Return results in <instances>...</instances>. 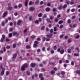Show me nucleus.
<instances>
[{
	"label": "nucleus",
	"instance_id": "nucleus-25",
	"mask_svg": "<svg viewBox=\"0 0 80 80\" xmlns=\"http://www.w3.org/2000/svg\"><path fill=\"white\" fill-rule=\"evenodd\" d=\"M76 73H78L79 75L80 74V70L76 71Z\"/></svg>",
	"mask_w": 80,
	"mask_h": 80
},
{
	"label": "nucleus",
	"instance_id": "nucleus-59",
	"mask_svg": "<svg viewBox=\"0 0 80 80\" xmlns=\"http://www.w3.org/2000/svg\"><path fill=\"white\" fill-rule=\"evenodd\" d=\"M77 26V24H74L72 26V28H75Z\"/></svg>",
	"mask_w": 80,
	"mask_h": 80
},
{
	"label": "nucleus",
	"instance_id": "nucleus-33",
	"mask_svg": "<svg viewBox=\"0 0 80 80\" xmlns=\"http://www.w3.org/2000/svg\"><path fill=\"white\" fill-rule=\"evenodd\" d=\"M75 18H76V16H74L72 17V20H74V19H75Z\"/></svg>",
	"mask_w": 80,
	"mask_h": 80
},
{
	"label": "nucleus",
	"instance_id": "nucleus-51",
	"mask_svg": "<svg viewBox=\"0 0 80 80\" xmlns=\"http://www.w3.org/2000/svg\"><path fill=\"white\" fill-rule=\"evenodd\" d=\"M12 30H13V29H12V28H9V32H12Z\"/></svg>",
	"mask_w": 80,
	"mask_h": 80
},
{
	"label": "nucleus",
	"instance_id": "nucleus-36",
	"mask_svg": "<svg viewBox=\"0 0 80 80\" xmlns=\"http://www.w3.org/2000/svg\"><path fill=\"white\" fill-rule=\"evenodd\" d=\"M10 48V46H6L7 49H9V48Z\"/></svg>",
	"mask_w": 80,
	"mask_h": 80
},
{
	"label": "nucleus",
	"instance_id": "nucleus-13",
	"mask_svg": "<svg viewBox=\"0 0 80 80\" xmlns=\"http://www.w3.org/2000/svg\"><path fill=\"white\" fill-rule=\"evenodd\" d=\"M12 9V7L11 6H9L7 8V10H11Z\"/></svg>",
	"mask_w": 80,
	"mask_h": 80
},
{
	"label": "nucleus",
	"instance_id": "nucleus-31",
	"mask_svg": "<svg viewBox=\"0 0 80 80\" xmlns=\"http://www.w3.org/2000/svg\"><path fill=\"white\" fill-rule=\"evenodd\" d=\"M68 23H71V20L70 19H68Z\"/></svg>",
	"mask_w": 80,
	"mask_h": 80
},
{
	"label": "nucleus",
	"instance_id": "nucleus-50",
	"mask_svg": "<svg viewBox=\"0 0 80 80\" xmlns=\"http://www.w3.org/2000/svg\"><path fill=\"white\" fill-rule=\"evenodd\" d=\"M3 39H5V35H2V38Z\"/></svg>",
	"mask_w": 80,
	"mask_h": 80
},
{
	"label": "nucleus",
	"instance_id": "nucleus-27",
	"mask_svg": "<svg viewBox=\"0 0 80 80\" xmlns=\"http://www.w3.org/2000/svg\"><path fill=\"white\" fill-rule=\"evenodd\" d=\"M66 3H67V4H70V1H69L66 0Z\"/></svg>",
	"mask_w": 80,
	"mask_h": 80
},
{
	"label": "nucleus",
	"instance_id": "nucleus-10",
	"mask_svg": "<svg viewBox=\"0 0 80 80\" xmlns=\"http://www.w3.org/2000/svg\"><path fill=\"white\" fill-rule=\"evenodd\" d=\"M13 35H17V36H18V33H17L16 32H14L12 33Z\"/></svg>",
	"mask_w": 80,
	"mask_h": 80
},
{
	"label": "nucleus",
	"instance_id": "nucleus-53",
	"mask_svg": "<svg viewBox=\"0 0 80 80\" xmlns=\"http://www.w3.org/2000/svg\"><path fill=\"white\" fill-rule=\"evenodd\" d=\"M9 74V72L8 71H7L6 73V75H8Z\"/></svg>",
	"mask_w": 80,
	"mask_h": 80
},
{
	"label": "nucleus",
	"instance_id": "nucleus-4",
	"mask_svg": "<svg viewBox=\"0 0 80 80\" xmlns=\"http://www.w3.org/2000/svg\"><path fill=\"white\" fill-rule=\"evenodd\" d=\"M6 15H7V12L6 11L4 12L3 15L2 16V17L3 18H5V17H6Z\"/></svg>",
	"mask_w": 80,
	"mask_h": 80
},
{
	"label": "nucleus",
	"instance_id": "nucleus-54",
	"mask_svg": "<svg viewBox=\"0 0 80 80\" xmlns=\"http://www.w3.org/2000/svg\"><path fill=\"white\" fill-rule=\"evenodd\" d=\"M26 42H28V38H26Z\"/></svg>",
	"mask_w": 80,
	"mask_h": 80
},
{
	"label": "nucleus",
	"instance_id": "nucleus-55",
	"mask_svg": "<svg viewBox=\"0 0 80 80\" xmlns=\"http://www.w3.org/2000/svg\"><path fill=\"white\" fill-rule=\"evenodd\" d=\"M14 15L15 16H17V15H18V13L16 12L14 13Z\"/></svg>",
	"mask_w": 80,
	"mask_h": 80
},
{
	"label": "nucleus",
	"instance_id": "nucleus-11",
	"mask_svg": "<svg viewBox=\"0 0 80 80\" xmlns=\"http://www.w3.org/2000/svg\"><path fill=\"white\" fill-rule=\"evenodd\" d=\"M53 35L52 34H50L49 35H46V36L48 38H51V37H52Z\"/></svg>",
	"mask_w": 80,
	"mask_h": 80
},
{
	"label": "nucleus",
	"instance_id": "nucleus-49",
	"mask_svg": "<svg viewBox=\"0 0 80 80\" xmlns=\"http://www.w3.org/2000/svg\"><path fill=\"white\" fill-rule=\"evenodd\" d=\"M52 11L53 12H56V11H57V9L55 8H54L52 9Z\"/></svg>",
	"mask_w": 80,
	"mask_h": 80
},
{
	"label": "nucleus",
	"instance_id": "nucleus-23",
	"mask_svg": "<svg viewBox=\"0 0 80 80\" xmlns=\"http://www.w3.org/2000/svg\"><path fill=\"white\" fill-rule=\"evenodd\" d=\"M62 5H60L58 7L59 10H61L62 9Z\"/></svg>",
	"mask_w": 80,
	"mask_h": 80
},
{
	"label": "nucleus",
	"instance_id": "nucleus-48",
	"mask_svg": "<svg viewBox=\"0 0 80 80\" xmlns=\"http://www.w3.org/2000/svg\"><path fill=\"white\" fill-rule=\"evenodd\" d=\"M12 36V34L11 33L9 34V37H11Z\"/></svg>",
	"mask_w": 80,
	"mask_h": 80
},
{
	"label": "nucleus",
	"instance_id": "nucleus-60",
	"mask_svg": "<svg viewBox=\"0 0 80 80\" xmlns=\"http://www.w3.org/2000/svg\"><path fill=\"white\" fill-rule=\"evenodd\" d=\"M48 6L50 7V2H48L47 4Z\"/></svg>",
	"mask_w": 80,
	"mask_h": 80
},
{
	"label": "nucleus",
	"instance_id": "nucleus-56",
	"mask_svg": "<svg viewBox=\"0 0 80 80\" xmlns=\"http://www.w3.org/2000/svg\"><path fill=\"white\" fill-rule=\"evenodd\" d=\"M3 40H4V39H3V38H1L0 40L1 42H3Z\"/></svg>",
	"mask_w": 80,
	"mask_h": 80
},
{
	"label": "nucleus",
	"instance_id": "nucleus-14",
	"mask_svg": "<svg viewBox=\"0 0 80 80\" xmlns=\"http://www.w3.org/2000/svg\"><path fill=\"white\" fill-rule=\"evenodd\" d=\"M55 71L53 70L51 71V74L52 75H53V74H55Z\"/></svg>",
	"mask_w": 80,
	"mask_h": 80
},
{
	"label": "nucleus",
	"instance_id": "nucleus-32",
	"mask_svg": "<svg viewBox=\"0 0 80 80\" xmlns=\"http://www.w3.org/2000/svg\"><path fill=\"white\" fill-rule=\"evenodd\" d=\"M65 72L64 71H62L61 72V74L62 75H65Z\"/></svg>",
	"mask_w": 80,
	"mask_h": 80
},
{
	"label": "nucleus",
	"instance_id": "nucleus-16",
	"mask_svg": "<svg viewBox=\"0 0 80 80\" xmlns=\"http://www.w3.org/2000/svg\"><path fill=\"white\" fill-rule=\"evenodd\" d=\"M70 4L71 5H73V4H74V1L73 0H72L70 2Z\"/></svg>",
	"mask_w": 80,
	"mask_h": 80
},
{
	"label": "nucleus",
	"instance_id": "nucleus-17",
	"mask_svg": "<svg viewBox=\"0 0 80 80\" xmlns=\"http://www.w3.org/2000/svg\"><path fill=\"white\" fill-rule=\"evenodd\" d=\"M47 21L48 22H49L50 23H52V21L50 20V19L49 18L47 19Z\"/></svg>",
	"mask_w": 80,
	"mask_h": 80
},
{
	"label": "nucleus",
	"instance_id": "nucleus-61",
	"mask_svg": "<svg viewBox=\"0 0 80 80\" xmlns=\"http://www.w3.org/2000/svg\"><path fill=\"white\" fill-rule=\"evenodd\" d=\"M71 63L72 65H74V62L73 61H72Z\"/></svg>",
	"mask_w": 80,
	"mask_h": 80
},
{
	"label": "nucleus",
	"instance_id": "nucleus-28",
	"mask_svg": "<svg viewBox=\"0 0 80 80\" xmlns=\"http://www.w3.org/2000/svg\"><path fill=\"white\" fill-rule=\"evenodd\" d=\"M74 55L75 57H78V56H79V54H76L75 53Z\"/></svg>",
	"mask_w": 80,
	"mask_h": 80
},
{
	"label": "nucleus",
	"instance_id": "nucleus-45",
	"mask_svg": "<svg viewBox=\"0 0 80 80\" xmlns=\"http://www.w3.org/2000/svg\"><path fill=\"white\" fill-rule=\"evenodd\" d=\"M75 9H74V8H73L71 10V12H75Z\"/></svg>",
	"mask_w": 80,
	"mask_h": 80
},
{
	"label": "nucleus",
	"instance_id": "nucleus-1",
	"mask_svg": "<svg viewBox=\"0 0 80 80\" xmlns=\"http://www.w3.org/2000/svg\"><path fill=\"white\" fill-rule=\"evenodd\" d=\"M27 67H28V65L26 63L24 64L22 66L21 68V70L22 71H24L25 69V68H27Z\"/></svg>",
	"mask_w": 80,
	"mask_h": 80
},
{
	"label": "nucleus",
	"instance_id": "nucleus-30",
	"mask_svg": "<svg viewBox=\"0 0 80 80\" xmlns=\"http://www.w3.org/2000/svg\"><path fill=\"white\" fill-rule=\"evenodd\" d=\"M46 41H50V38L48 37V38H46Z\"/></svg>",
	"mask_w": 80,
	"mask_h": 80
},
{
	"label": "nucleus",
	"instance_id": "nucleus-63",
	"mask_svg": "<svg viewBox=\"0 0 80 80\" xmlns=\"http://www.w3.org/2000/svg\"><path fill=\"white\" fill-rule=\"evenodd\" d=\"M58 18H60V17H61V15L60 14H58L57 16Z\"/></svg>",
	"mask_w": 80,
	"mask_h": 80
},
{
	"label": "nucleus",
	"instance_id": "nucleus-15",
	"mask_svg": "<svg viewBox=\"0 0 80 80\" xmlns=\"http://www.w3.org/2000/svg\"><path fill=\"white\" fill-rule=\"evenodd\" d=\"M68 52V53H71V50L70 48H69L67 50Z\"/></svg>",
	"mask_w": 80,
	"mask_h": 80
},
{
	"label": "nucleus",
	"instance_id": "nucleus-57",
	"mask_svg": "<svg viewBox=\"0 0 80 80\" xmlns=\"http://www.w3.org/2000/svg\"><path fill=\"white\" fill-rule=\"evenodd\" d=\"M45 47H43L42 48V50L43 51H45Z\"/></svg>",
	"mask_w": 80,
	"mask_h": 80
},
{
	"label": "nucleus",
	"instance_id": "nucleus-21",
	"mask_svg": "<svg viewBox=\"0 0 80 80\" xmlns=\"http://www.w3.org/2000/svg\"><path fill=\"white\" fill-rule=\"evenodd\" d=\"M64 50L62 49L61 50V51L60 52V53L61 54H63V53H64Z\"/></svg>",
	"mask_w": 80,
	"mask_h": 80
},
{
	"label": "nucleus",
	"instance_id": "nucleus-46",
	"mask_svg": "<svg viewBox=\"0 0 80 80\" xmlns=\"http://www.w3.org/2000/svg\"><path fill=\"white\" fill-rule=\"evenodd\" d=\"M27 4H28V1H26L25 2V6H27Z\"/></svg>",
	"mask_w": 80,
	"mask_h": 80
},
{
	"label": "nucleus",
	"instance_id": "nucleus-9",
	"mask_svg": "<svg viewBox=\"0 0 80 80\" xmlns=\"http://www.w3.org/2000/svg\"><path fill=\"white\" fill-rule=\"evenodd\" d=\"M4 70H5V68H3L2 69V71L1 72V74L2 75H3L4 74Z\"/></svg>",
	"mask_w": 80,
	"mask_h": 80
},
{
	"label": "nucleus",
	"instance_id": "nucleus-47",
	"mask_svg": "<svg viewBox=\"0 0 80 80\" xmlns=\"http://www.w3.org/2000/svg\"><path fill=\"white\" fill-rule=\"evenodd\" d=\"M50 18L51 20H53V16H50Z\"/></svg>",
	"mask_w": 80,
	"mask_h": 80
},
{
	"label": "nucleus",
	"instance_id": "nucleus-34",
	"mask_svg": "<svg viewBox=\"0 0 80 80\" xmlns=\"http://www.w3.org/2000/svg\"><path fill=\"white\" fill-rule=\"evenodd\" d=\"M63 26L62 25H61L59 27V28L60 29H62V28H63Z\"/></svg>",
	"mask_w": 80,
	"mask_h": 80
},
{
	"label": "nucleus",
	"instance_id": "nucleus-20",
	"mask_svg": "<svg viewBox=\"0 0 80 80\" xmlns=\"http://www.w3.org/2000/svg\"><path fill=\"white\" fill-rule=\"evenodd\" d=\"M2 27H4L5 26V22H4L2 21Z\"/></svg>",
	"mask_w": 80,
	"mask_h": 80
},
{
	"label": "nucleus",
	"instance_id": "nucleus-24",
	"mask_svg": "<svg viewBox=\"0 0 80 80\" xmlns=\"http://www.w3.org/2000/svg\"><path fill=\"white\" fill-rule=\"evenodd\" d=\"M67 4H65L62 7V8H67Z\"/></svg>",
	"mask_w": 80,
	"mask_h": 80
},
{
	"label": "nucleus",
	"instance_id": "nucleus-35",
	"mask_svg": "<svg viewBox=\"0 0 80 80\" xmlns=\"http://www.w3.org/2000/svg\"><path fill=\"white\" fill-rule=\"evenodd\" d=\"M57 48V46H55L53 47V50H56Z\"/></svg>",
	"mask_w": 80,
	"mask_h": 80
},
{
	"label": "nucleus",
	"instance_id": "nucleus-42",
	"mask_svg": "<svg viewBox=\"0 0 80 80\" xmlns=\"http://www.w3.org/2000/svg\"><path fill=\"white\" fill-rule=\"evenodd\" d=\"M68 37L67 36H66L64 37V38L65 39V40H67V39H68Z\"/></svg>",
	"mask_w": 80,
	"mask_h": 80
},
{
	"label": "nucleus",
	"instance_id": "nucleus-22",
	"mask_svg": "<svg viewBox=\"0 0 80 80\" xmlns=\"http://www.w3.org/2000/svg\"><path fill=\"white\" fill-rule=\"evenodd\" d=\"M63 23V21H60L58 22V24H62V23Z\"/></svg>",
	"mask_w": 80,
	"mask_h": 80
},
{
	"label": "nucleus",
	"instance_id": "nucleus-62",
	"mask_svg": "<svg viewBox=\"0 0 80 80\" xmlns=\"http://www.w3.org/2000/svg\"><path fill=\"white\" fill-rule=\"evenodd\" d=\"M22 5L21 4H19L18 6V7H19V8H20V7H22Z\"/></svg>",
	"mask_w": 80,
	"mask_h": 80
},
{
	"label": "nucleus",
	"instance_id": "nucleus-5",
	"mask_svg": "<svg viewBox=\"0 0 80 80\" xmlns=\"http://www.w3.org/2000/svg\"><path fill=\"white\" fill-rule=\"evenodd\" d=\"M22 23V21L21 20H19L18 21V22L17 23L18 25H20L21 23Z\"/></svg>",
	"mask_w": 80,
	"mask_h": 80
},
{
	"label": "nucleus",
	"instance_id": "nucleus-40",
	"mask_svg": "<svg viewBox=\"0 0 80 80\" xmlns=\"http://www.w3.org/2000/svg\"><path fill=\"white\" fill-rule=\"evenodd\" d=\"M54 31H57V28H56V27H54Z\"/></svg>",
	"mask_w": 80,
	"mask_h": 80
},
{
	"label": "nucleus",
	"instance_id": "nucleus-64",
	"mask_svg": "<svg viewBox=\"0 0 80 80\" xmlns=\"http://www.w3.org/2000/svg\"><path fill=\"white\" fill-rule=\"evenodd\" d=\"M53 29H51L50 30V33H53Z\"/></svg>",
	"mask_w": 80,
	"mask_h": 80
},
{
	"label": "nucleus",
	"instance_id": "nucleus-37",
	"mask_svg": "<svg viewBox=\"0 0 80 80\" xmlns=\"http://www.w3.org/2000/svg\"><path fill=\"white\" fill-rule=\"evenodd\" d=\"M32 17L30 16L29 18V20H30V21H31V20H32Z\"/></svg>",
	"mask_w": 80,
	"mask_h": 80
},
{
	"label": "nucleus",
	"instance_id": "nucleus-44",
	"mask_svg": "<svg viewBox=\"0 0 80 80\" xmlns=\"http://www.w3.org/2000/svg\"><path fill=\"white\" fill-rule=\"evenodd\" d=\"M47 17V14H45L44 16H43V18H45Z\"/></svg>",
	"mask_w": 80,
	"mask_h": 80
},
{
	"label": "nucleus",
	"instance_id": "nucleus-6",
	"mask_svg": "<svg viewBox=\"0 0 80 80\" xmlns=\"http://www.w3.org/2000/svg\"><path fill=\"white\" fill-rule=\"evenodd\" d=\"M17 54L16 53L14 54V55H13V57L12 58V59L13 60H15V58H16L17 57Z\"/></svg>",
	"mask_w": 80,
	"mask_h": 80
},
{
	"label": "nucleus",
	"instance_id": "nucleus-39",
	"mask_svg": "<svg viewBox=\"0 0 80 80\" xmlns=\"http://www.w3.org/2000/svg\"><path fill=\"white\" fill-rule=\"evenodd\" d=\"M26 73L28 75H30V72H29L28 71H27L26 72Z\"/></svg>",
	"mask_w": 80,
	"mask_h": 80
},
{
	"label": "nucleus",
	"instance_id": "nucleus-19",
	"mask_svg": "<svg viewBox=\"0 0 80 80\" xmlns=\"http://www.w3.org/2000/svg\"><path fill=\"white\" fill-rule=\"evenodd\" d=\"M34 4V2H32V1H30L29 3V5H31L33 4Z\"/></svg>",
	"mask_w": 80,
	"mask_h": 80
},
{
	"label": "nucleus",
	"instance_id": "nucleus-2",
	"mask_svg": "<svg viewBox=\"0 0 80 80\" xmlns=\"http://www.w3.org/2000/svg\"><path fill=\"white\" fill-rule=\"evenodd\" d=\"M39 42L38 41H34V44L33 45V47L34 48H37L38 47L37 44H38Z\"/></svg>",
	"mask_w": 80,
	"mask_h": 80
},
{
	"label": "nucleus",
	"instance_id": "nucleus-43",
	"mask_svg": "<svg viewBox=\"0 0 80 80\" xmlns=\"http://www.w3.org/2000/svg\"><path fill=\"white\" fill-rule=\"evenodd\" d=\"M16 47V44H14L13 45V48H14Z\"/></svg>",
	"mask_w": 80,
	"mask_h": 80
},
{
	"label": "nucleus",
	"instance_id": "nucleus-18",
	"mask_svg": "<svg viewBox=\"0 0 80 80\" xmlns=\"http://www.w3.org/2000/svg\"><path fill=\"white\" fill-rule=\"evenodd\" d=\"M31 48V47L29 45H27L26 46V48L27 49H29V48Z\"/></svg>",
	"mask_w": 80,
	"mask_h": 80
},
{
	"label": "nucleus",
	"instance_id": "nucleus-52",
	"mask_svg": "<svg viewBox=\"0 0 80 80\" xmlns=\"http://www.w3.org/2000/svg\"><path fill=\"white\" fill-rule=\"evenodd\" d=\"M38 2H39V1L38 0L36 1L35 2L36 4L37 5H38Z\"/></svg>",
	"mask_w": 80,
	"mask_h": 80
},
{
	"label": "nucleus",
	"instance_id": "nucleus-29",
	"mask_svg": "<svg viewBox=\"0 0 80 80\" xmlns=\"http://www.w3.org/2000/svg\"><path fill=\"white\" fill-rule=\"evenodd\" d=\"M35 23H36V24H38V23H39V21L37 20H36L35 21Z\"/></svg>",
	"mask_w": 80,
	"mask_h": 80
},
{
	"label": "nucleus",
	"instance_id": "nucleus-3",
	"mask_svg": "<svg viewBox=\"0 0 80 80\" xmlns=\"http://www.w3.org/2000/svg\"><path fill=\"white\" fill-rule=\"evenodd\" d=\"M35 10V8L33 7H30L29 8V11L30 12H33Z\"/></svg>",
	"mask_w": 80,
	"mask_h": 80
},
{
	"label": "nucleus",
	"instance_id": "nucleus-12",
	"mask_svg": "<svg viewBox=\"0 0 80 80\" xmlns=\"http://www.w3.org/2000/svg\"><path fill=\"white\" fill-rule=\"evenodd\" d=\"M46 12H49V11H50V8H47L45 9Z\"/></svg>",
	"mask_w": 80,
	"mask_h": 80
},
{
	"label": "nucleus",
	"instance_id": "nucleus-38",
	"mask_svg": "<svg viewBox=\"0 0 80 80\" xmlns=\"http://www.w3.org/2000/svg\"><path fill=\"white\" fill-rule=\"evenodd\" d=\"M31 38H35L36 37L34 35H32V36H31Z\"/></svg>",
	"mask_w": 80,
	"mask_h": 80
},
{
	"label": "nucleus",
	"instance_id": "nucleus-41",
	"mask_svg": "<svg viewBox=\"0 0 80 80\" xmlns=\"http://www.w3.org/2000/svg\"><path fill=\"white\" fill-rule=\"evenodd\" d=\"M64 35H63V34L61 35L60 36V38H63V36H64Z\"/></svg>",
	"mask_w": 80,
	"mask_h": 80
},
{
	"label": "nucleus",
	"instance_id": "nucleus-26",
	"mask_svg": "<svg viewBox=\"0 0 80 80\" xmlns=\"http://www.w3.org/2000/svg\"><path fill=\"white\" fill-rule=\"evenodd\" d=\"M45 26H43L42 27H41V30H44V29H45Z\"/></svg>",
	"mask_w": 80,
	"mask_h": 80
},
{
	"label": "nucleus",
	"instance_id": "nucleus-7",
	"mask_svg": "<svg viewBox=\"0 0 80 80\" xmlns=\"http://www.w3.org/2000/svg\"><path fill=\"white\" fill-rule=\"evenodd\" d=\"M43 74L41 73L40 74V80H44V78L43 77Z\"/></svg>",
	"mask_w": 80,
	"mask_h": 80
},
{
	"label": "nucleus",
	"instance_id": "nucleus-58",
	"mask_svg": "<svg viewBox=\"0 0 80 80\" xmlns=\"http://www.w3.org/2000/svg\"><path fill=\"white\" fill-rule=\"evenodd\" d=\"M71 41H72V40L71 39H69L68 40V43H70L71 42Z\"/></svg>",
	"mask_w": 80,
	"mask_h": 80
},
{
	"label": "nucleus",
	"instance_id": "nucleus-8",
	"mask_svg": "<svg viewBox=\"0 0 80 80\" xmlns=\"http://www.w3.org/2000/svg\"><path fill=\"white\" fill-rule=\"evenodd\" d=\"M36 65L35 63H31L30 64V66L31 67H34Z\"/></svg>",
	"mask_w": 80,
	"mask_h": 80
}]
</instances>
